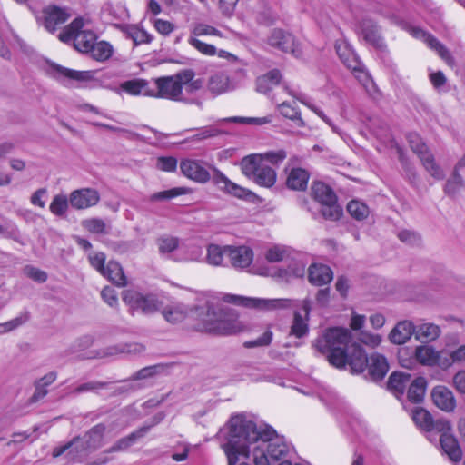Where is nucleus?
<instances>
[{"instance_id":"f257e3e1","label":"nucleus","mask_w":465,"mask_h":465,"mask_svg":"<svg viewBox=\"0 0 465 465\" xmlns=\"http://www.w3.org/2000/svg\"><path fill=\"white\" fill-rule=\"evenodd\" d=\"M229 427L227 442L222 445L228 465H236L240 456L248 458L251 452L255 465H271L289 451L287 443L272 427L257 426L243 414L232 416Z\"/></svg>"},{"instance_id":"e2e57ef3","label":"nucleus","mask_w":465,"mask_h":465,"mask_svg":"<svg viewBox=\"0 0 465 465\" xmlns=\"http://www.w3.org/2000/svg\"><path fill=\"white\" fill-rule=\"evenodd\" d=\"M28 320H29V312H24L17 317L14 318L6 322H4V324L5 326V330L7 331V332H9V331L18 328L19 326L23 325Z\"/></svg>"},{"instance_id":"69168bd1","label":"nucleus","mask_w":465,"mask_h":465,"mask_svg":"<svg viewBox=\"0 0 465 465\" xmlns=\"http://www.w3.org/2000/svg\"><path fill=\"white\" fill-rule=\"evenodd\" d=\"M47 195V190L45 188H40L37 189L30 198V203L35 205L38 206L40 208H45V198Z\"/></svg>"},{"instance_id":"3c124183","label":"nucleus","mask_w":465,"mask_h":465,"mask_svg":"<svg viewBox=\"0 0 465 465\" xmlns=\"http://www.w3.org/2000/svg\"><path fill=\"white\" fill-rule=\"evenodd\" d=\"M347 211L353 218L359 221L367 218L369 214L368 206L365 203L356 200H352L348 203Z\"/></svg>"},{"instance_id":"9b49d317","label":"nucleus","mask_w":465,"mask_h":465,"mask_svg":"<svg viewBox=\"0 0 465 465\" xmlns=\"http://www.w3.org/2000/svg\"><path fill=\"white\" fill-rule=\"evenodd\" d=\"M179 167L182 174L194 183L204 184L213 181L214 166L203 160L185 158L181 160Z\"/></svg>"},{"instance_id":"bf43d9fd","label":"nucleus","mask_w":465,"mask_h":465,"mask_svg":"<svg viewBox=\"0 0 465 465\" xmlns=\"http://www.w3.org/2000/svg\"><path fill=\"white\" fill-rule=\"evenodd\" d=\"M24 272L28 278L36 282L43 283L47 280V273L34 266H25Z\"/></svg>"},{"instance_id":"c85d7f7f","label":"nucleus","mask_w":465,"mask_h":465,"mask_svg":"<svg viewBox=\"0 0 465 465\" xmlns=\"http://www.w3.org/2000/svg\"><path fill=\"white\" fill-rule=\"evenodd\" d=\"M271 98L277 104L278 110L282 116L292 121H296L299 126L304 125V122L301 117V112L296 106L295 102L292 104L287 103L286 101H283L282 97H278L275 94H273Z\"/></svg>"},{"instance_id":"473e14b6","label":"nucleus","mask_w":465,"mask_h":465,"mask_svg":"<svg viewBox=\"0 0 465 465\" xmlns=\"http://www.w3.org/2000/svg\"><path fill=\"white\" fill-rule=\"evenodd\" d=\"M310 173L302 168H292L286 179V185L293 191H304L307 188Z\"/></svg>"},{"instance_id":"a18cd8bd","label":"nucleus","mask_w":465,"mask_h":465,"mask_svg":"<svg viewBox=\"0 0 465 465\" xmlns=\"http://www.w3.org/2000/svg\"><path fill=\"white\" fill-rule=\"evenodd\" d=\"M112 53V46L108 43L101 41L95 42L87 54H90L94 60L103 62L109 59Z\"/></svg>"},{"instance_id":"393cba45","label":"nucleus","mask_w":465,"mask_h":465,"mask_svg":"<svg viewBox=\"0 0 465 465\" xmlns=\"http://www.w3.org/2000/svg\"><path fill=\"white\" fill-rule=\"evenodd\" d=\"M431 397L435 405L445 411H452L456 406L453 393L445 386H437L432 390Z\"/></svg>"},{"instance_id":"b1692460","label":"nucleus","mask_w":465,"mask_h":465,"mask_svg":"<svg viewBox=\"0 0 465 465\" xmlns=\"http://www.w3.org/2000/svg\"><path fill=\"white\" fill-rule=\"evenodd\" d=\"M415 332V324L411 321L399 322L389 334V340L391 343L401 345L410 341Z\"/></svg>"},{"instance_id":"a211bd4d","label":"nucleus","mask_w":465,"mask_h":465,"mask_svg":"<svg viewBox=\"0 0 465 465\" xmlns=\"http://www.w3.org/2000/svg\"><path fill=\"white\" fill-rule=\"evenodd\" d=\"M420 145L412 151L419 156L422 165L426 171L435 179L441 180L444 178V173L440 166L435 162L433 154L429 151L427 145L420 140Z\"/></svg>"},{"instance_id":"09e8293b","label":"nucleus","mask_w":465,"mask_h":465,"mask_svg":"<svg viewBox=\"0 0 465 465\" xmlns=\"http://www.w3.org/2000/svg\"><path fill=\"white\" fill-rule=\"evenodd\" d=\"M83 227L90 232L97 234H107L109 227L104 220L100 218H90L82 222Z\"/></svg>"},{"instance_id":"37998d69","label":"nucleus","mask_w":465,"mask_h":465,"mask_svg":"<svg viewBox=\"0 0 465 465\" xmlns=\"http://www.w3.org/2000/svg\"><path fill=\"white\" fill-rule=\"evenodd\" d=\"M124 32L128 38L134 41L135 45L149 44L153 39L150 34H148L145 30L138 27L137 25H126Z\"/></svg>"},{"instance_id":"7c9ffc66","label":"nucleus","mask_w":465,"mask_h":465,"mask_svg":"<svg viewBox=\"0 0 465 465\" xmlns=\"http://www.w3.org/2000/svg\"><path fill=\"white\" fill-rule=\"evenodd\" d=\"M188 312V307L183 303L173 302L163 309L162 315L169 323L177 324L186 319Z\"/></svg>"},{"instance_id":"680f3d73","label":"nucleus","mask_w":465,"mask_h":465,"mask_svg":"<svg viewBox=\"0 0 465 465\" xmlns=\"http://www.w3.org/2000/svg\"><path fill=\"white\" fill-rule=\"evenodd\" d=\"M286 256V251L281 246H273L267 250L265 259L269 262H282Z\"/></svg>"},{"instance_id":"aec40b11","label":"nucleus","mask_w":465,"mask_h":465,"mask_svg":"<svg viewBox=\"0 0 465 465\" xmlns=\"http://www.w3.org/2000/svg\"><path fill=\"white\" fill-rule=\"evenodd\" d=\"M227 257L232 267L244 269L250 266L253 261L252 250L245 245L230 246L227 249Z\"/></svg>"},{"instance_id":"052dcab7","label":"nucleus","mask_w":465,"mask_h":465,"mask_svg":"<svg viewBox=\"0 0 465 465\" xmlns=\"http://www.w3.org/2000/svg\"><path fill=\"white\" fill-rule=\"evenodd\" d=\"M272 340V332L271 331H266L262 333L259 338L246 341L244 346L246 348H254V347H263L268 346Z\"/></svg>"},{"instance_id":"a19ab883","label":"nucleus","mask_w":465,"mask_h":465,"mask_svg":"<svg viewBox=\"0 0 465 465\" xmlns=\"http://www.w3.org/2000/svg\"><path fill=\"white\" fill-rule=\"evenodd\" d=\"M208 90L214 95H219L229 91V77L222 73L212 75L208 81Z\"/></svg>"},{"instance_id":"4468645a","label":"nucleus","mask_w":465,"mask_h":465,"mask_svg":"<svg viewBox=\"0 0 465 465\" xmlns=\"http://www.w3.org/2000/svg\"><path fill=\"white\" fill-rule=\"evenodd\" d=\"M359 37L366 44L380 51H386L387 45L381 34L380 26L371 19H363L359 25Z\"/></svg>"},{"instance_id":"ea45409f","label":"nucleus","mask_w":465,"mask_h":465,"mask_svg":"<svg viewBox=\"0 0 465 465\" xmlns=\"http://www.w3.org/2000/svg\"><path fill=\"white\" fill-rule=\"evenodd\" d=\"M437 351L427 345L417 346L414 350V360L424 366H434L437 363Z\"/></svg>"},{"instance_id":"0e129e2a","label":"nucleus","mask_w":465,"mask_h":465,"mask_svg":"<svg viewBox=\"0 0 465 465\" xmlns=\"http://www.w3.org/2000/svg\"><path fill=\"white\" fill-rule=\"evenodd\" d=\"M153 25L156 31L163 35H170L174 29L173 24L163 19H155Z\"/></svg>"},{"instance_id":"dca6fc26","label":"nucleus","mask_w":465,"mask_h":465,"mask_svg":"<svg viewBox=\"0 0 465 465\" xmlns=\"http://www.w3.org/2000/svg\"><path fill=\"white\" fill-rule=\"evenodd\" d=\"M268 44L272 47L284 53H291L295 56L301 54L294 36L282 29H273L268 37Z\"/></svg>"},{"instance_id":"f704fd0d","label":"nucleus","mask_w":465,"mask_h":465,"mask_svg":"<svg viewBox=\"0 0 465 465\" xmlns=\"http://www.w3.org/2000/svg\"><path fill=\"white\" fill-rule=\"evenodd\" d=\"M106 427L99 423L92 427L83 437L87 448L92 451L101 448L104 443V437Z\"/></svg>"},{"instance_id":"5fc2aeb1","label":"nucleus","mask_w":465,"mask_h":465,"mask_svg":"<svg viewBox=\"0 0 465 465\" xmlns=\"http://www.w3.org/2000/svg\"><path fill=\"white\" fill-rule=\"evenodd\" d=\"M451 430V425L449 420L446 419H432L431 423L428 429V432L430 431H437L440 433V435L443 434H450Z\"/></svg>"},{"instance_id":"ddd939ff","label":"nucleus","mask_w":465,"mask_h":465,"mask_svg":"<svg viewBox=\"0 0 465 465\" xmlns=\"http://www.w3.org/2000/svg\"><path fill=\"white\" fill-rule=\"evenodd\" d=\"M70 16L71 15L66 9L56 5L46 6L40 14H35L37 22L49 32H54L57 26L64 24Z\"/></svg>"},{"instance_id":"8fccbe9b","label":"nucleus","mask_w":465,"mask_h":465,"mask_svg":"<svg viewBox=\"0 0 465 465\" xmlns=\"http://www.w3.org/2000/svg\"><path fill=\"white\" fill-rule=\"evenodd\" d=\"M432 419L433 417L431 414L422 408H416L412 411V420L415 424L426 431L428 430Z\"/></svg>"},{"instance_id":"2f4dec72","label":"nucleus","mask_w":465,"mask_h":465,"mask_svg":"<svg viewBox=\"0 0 465 465\" xmlns=\"http://www.w3.org/2000/svg\"><path fill=\"white\" fill-rule=\"evenodd\" d=\"M122 92L126 93L127 94H130V95H134V96L140 95V94H143V95H151L152 94L148 89V82L144 79H139V78L127 80V81L121 83L116 90V93L121 94Z\"/></svg>"},{"instance_id":"7ed1b4c3","label":"nucleus","mask_w":465,"mask_h":465,"mask_svg":"<svg viewBox=\"0 0 465 465\" xmlns=\"http://www.w3.org/2000/svg\"><path fill=\"white\" fill-rule=\"evenodd\" d=\"M199 321L195 329L215 335H231L242 331L241 323L232 312L223 310L216 311L213 306L208 305L198 314Z\"/></svg>"},{"instance_id":"6ab92c4d","label":"nucleus","mask_w":465,"mask_h":465,"mask_svg":"<svg viewBox=\"0 0 465 465\" xmlns=\"http://www.w3.org/2000/svg\"><path fill=\"white\" fill-rule=\"evenodd\" d=\"M48 73L51 76L60 82H64L67 79L85 82L92 77V73L90 71H76L56 64H51L49 65Z\"/></svg>"},{"instance_id":"39448f33","label":"nucleus","mask_w":465,"mask_h":465,"mask_svg":"<svg viewBox=\"0 0 465 465\" xmlns=\"http://www.w3.org/2000/svg\"><path fill=\"white\" fill-rule=\"evenodd\" d=\"M240 165L242 173L256 184L265 188H271L275 184L276 171L267 163H262V158L260 155L245 156L242 159Z\"/></svg>"},{"instance_id":"4d7b16f0","label":"nucleus","mask_w":465,"mask_h":465,"mask_svg":"<svg viewBox=\"0 0 465 465\" xmlns=\"http://www.w3.org/2000/svg\"><path fill=\"white\" fill-rule=\"evenodd\" d=\"M462 177L458 173V171H454L453 177L447 181L445 184L444 191L448 195H454L462 185Z\"/></svg>"},{"instance_id":"c9c22d12","label":"nucleus","mask_w":465,"mask_h":465,"mask_svg":"<svg viewBox=\"0 0 465 465\" xmlns=\"http://www.w3.org/2000/svg\"><path fill=\"white\" fill-rule=\"evenodd\" d=\"M203 249L193 242H182L180 253L175 257L176 262H201L203 261Z\"/></svg>"},{"instance_id":"0eeeda50","label":"nucleus","mask_w":465,"mask_h":465,"mask_svg":"<svg viewBox=\"0 0 465 465\" xmlns=\"http://www.w3.org/2000/svg\"><path fill=\"white\" fill-rule=\"evenodd\" d=\"M222 33L218 29L210 25L204 23H195L190 26L187 43L200 54L206 56H214L216 54L222 58L232 56L230 53L224 50H220L217 52V49L213 45L207 44L200 39V37L203 36L222 37Z\"/></svg>"},{"instance_id":"c756f323","label":"nucleus","mask_w":465,"mask_h":465,"mask_svg":"<svg viewBox=\"0 0 465 465\" xmlns=\"http://www.w3.org/2000/svg\"><path fill=\"white\" fill-rule=\"evenodd\" d=\"M440 447L449 459L453 462H458L462 459V450L457 439L451 434H443L440 436Z\"/></svg>"},{"instance_id":"49530a36","label":"nucleus","mask_w":465,"mask_h":465,"mask_svg":"<svg viewBox=\"0 0 465 465\" xmlns=\"http://www.w3.org/2000/svg\"><path fill=\"white\" fill-rule=\"evenodd\" d=\"M190 189L187 187H175L170 190L158 192L149 196L150 202L168 201L180 195L187 194Z\"/></svg>"},{"instance_id":"cd10ccee","label":"nucleus","mask_w":465,"mask_h":465,"mask_svg":"<svg viewBox=\"0 0 465 465\" xmlns=\"http://www.w3.org/2000/svg\"><path fill=\"white\" fill-rule=\"evenodd\" d=\"M153 425H146L139 428L137 430L133 431L126 437L121 438L118 440L114 445L105 450L106 453L122 451L127 450L130 446L134 444L137 440L145 436V434L150 430Z\"/></svg>"},{"instance_id":"72a5a7b5","label":"nucleus","mask_w":465,"mask_h":465,"mask_svg":"<svg viewBox=\"0 0 465 465\" xmlns=\"http://www.w3.org/2000/svg\"><path fill=\"white\" fill-rule=\"evenodd\" d=\"M67 445L69 450L66 457L72 462H83L91 452L81 437H74Z\"/></svg>"},{"instance_id":"423d86ee","label":"nucleus","mask_w":465,"mask_h":465,"mask_svg":"<svg viewBox=\"0 0 465 465\" xmlns=\"http://www.w3.org/2000/svg\"><path fill=\"white\" fill-rule=\"evenodd\" d=\"M282 75L279 70H271L266 74L262 75L257 78L256 80V90L259 93H262L264 94L270 95V93H272L275 88H282V90L287 91V93L299 100L301 103L307 105L310 109H312L319 117H321L326 124H328L332 130L335 133H339L338 127L335 126L330 118H328L322 110H321L319 107L306 102L301 94L296 93L293 90L289 89V87H280V81H281Z\"/></svg>"},{"instance_id":"5701e85b","label":"nucleus","mask_w":465,"mask_h":465,"mask_svg":"<svg viewBox=\"0 0 465 465\" xmlns=\"http://www.w3.org/2000/svg\"><path fill=\"white\" fill-rule=\"evenodd\" d=\"M181 241L178 237L164 234L156 239V245L159 254L166 259H173L175 261L180 253Z\"/></svg>"},{"instance_id":"58836bf2","label":"nucleus","mask_w":465,"mask_h":465,"mask_svg":"<svg viewBox=\"0 0 465 465\" xmlns=\"http://www.w3.org/2000/svg\"><path fill=\"white\" fill-rule=\"evenodd\" d=\"M229 245L220 246L218 244H209L206 248V256L203 259L212 266H223V257L227 256Z\"/></svg>"},{"instance_id":"f03ea898","label":"nucleus","mask_w":465,"mask_h":465,"mask_svg":"<svg viewBox=\"0 0 465 465\" xmlns=\"http://www.w3.org/2000/svg\"><path fill=\"white\" fill-rule=\"evenodd\" d=\"M313 348L325 356L329 363L338 369L350 367L352 373H361L368 368L373 381L384 378L389 370L386 358L379 353L367 357L362 347L351 341V331L345 328H330L313 341Z\"/></svg>"},{"instance_id":"4c0bfd02","label":"nucleus","mask_w":465,"mask_h":465,"mask_svg":"<svg viewBox=\"0 0 465 465\" xmlns=\"http://www.w3.org/2000/svg\"><path fill=\"white\" fill-rule=\"evenodd\" d=\"M102 275L117 286H124L127 283L123 268L114 261L108 262Z\"/></svg>"},{"instance_id":"e433bc0d","label":"nucleus","mask_w":465,"mask_h":465,"mask_svg":"<svg viewBox=\"0 0 465 465\" xmlns=\"http://www.w3.org/2000/svg\"><path fill=\"white\" fill-rule=\"evenodd\" d=\"M411 381V375L401 372H393L388 381V389L397 397L403 395L406 387Z\"/></svg>"},{"instance_id":"1a4fd4ad","label":"nucleus","mask_w":465,"mask_h":465,"mask_svg":"<svg viewBox=\"0 0 465 465\" xmlns=\"http://www.w3.org/2000/svg\"><path fill=\"white\" fill-rule=\"evenodd\" d=\"M312 198L321 204V213L325 219L336 221L342 214L333 190L322 182H313L311 187Z\"/></svg>"},{"instance_id":"f8f14e48","label":"nucleus","mask_w":465,"mask_h":465,"mask_svg":"<svg viewBox=\"0 0 465 465\" xmlns=\"http://www.w3.org/2000/svg\"><path fill=\"white\" fill-rule=\"evenodd\" d=\"M223 300L228 303L241 305L246 308L271 311L287 306L288 300L250 298L233 294H226Z\"/></svg>"},{"instance_id":"864d4df0","label":"nucleus","mask_w":465,"mask_h":465,"mask_svg":"<svg viewBox=\"0 0 465 465\" xmlns=\"http://www.w3.org/2000/svg\"><path fill=\"white\" fill-rule=\"evenodd\" d=\"M165 369L164 365L163 364H155L144 367L138 371H136L132 379L133 380H143V379H149L153 378L159 373H161Z\"/></svg>"},{"instance_id":"774afa93","label":"nucleus","mask_w":465,"mask_h":465,"mask_svg":"<svg viewBox=\"0 0 465 465\" xmlns=\"http://www.w3.org/2000/svg\"><path fill=\"white\" fill-rule=\"evenodd\" d=\"M453 386L460 393L465 395V371H460L454 375Z\"/></svg>"},{"instance_id":"79ce46f5","label":"nucleus","mask_w":465,"mask_h":465,"mask_svg":"<svg viewBox=\"0 0 465 465\" xmlns=\"http://www.w3.org/2000/svg\"><path fill=\"white\" fill-rule=\"evenodd\" d=\"M426 390V381L422 377L416 378L409 383L407 398L413 403H419L423 400Z\"/></svg>"},{"instance_id":"de8ad7c7","label":"nucleus","mask_w":465,"mask_h":465,"mask_svg":"<svg viewBox=\"0 0 465 465\" xmlns=\"http://www.w3.org/2000/svg\"><path fill=\"white\" fill-rule=\"evenodd\" d=\"M336 52L344 64L354 71L357 70L358 62L355 60L351 51L344 43L335 45Z\"/></svg>"},{"instance_id":"4be33fe9","label":"nucleus","mask_w":465,"mask_h":465,"mask_svg":"<svg viewBox=\"0 0 465 465\" xmlns=\"http://www.w3.org/2000/svg\"><path fill=\"white\" fill-rule=\"evenodd\" d=\"M411 35L415 38L423 41L430 49L436 51L438 54L447 63H450L452 60V57L448 49L430 33L424 31L421 28L414 27L411 29Z\"/></svg>"},{"instance_id":"f3484780","label":"nucleus","mask_w":465,"mask_h":465,"mask_svg":"<svg viewBox=\"0 0 465 465\" xmlns=\"http://www.w3.org/2000/svg\"><path fill=\"white\" fill-rule=\"evenodd\" d=\"M100 201V194L93 188H81L73 191L69 195L70 205L76 210H83L96 205Z\"/></svg>"},{"instance_id":"2eb2a0df","label":"nucleus","mask_w":465,"mask_h":465,"mask_svg":"<svg viewBox=\"0 0 465 465\" xmlns=\"http://www.w3.org/2000/svg\"><path fill=\"white\" fill-rule=\"evenodd\" d=\"M213 183L219 190L240 199H247L252 195L250 190L232 182L216 167H213Z\"/></svg>"},{"instance_id":"338daca9","label":"nucleus","mask_w":465,"mask_h":465,"mask_svg":"<svg viewBox=\"0 0 465 465\" xmlns=\"http://www.w3.org/2000/svg\"><path fill=\"white\" fill-rule=\"evenodd\" d=\"M103 300L111 307L118 304L117 294L115 291L110 287H105L101 292Z\"/></svg>"},{"instance_id":"20e7f679","label":"nucleus","mask_w":465,"mask_h":465,"mask_svg":"<svg viewBox=\"0 0 465 465\" xmlns=\"http://www.w3.org/2000/svg\"><path fill=\"white\" fill-rule=\"evenodd\" d=\"M59 39L64 43L74 42L75 49L81 53H88L95 44L97 36L89 28L88 21L82 17L75 18L59 34Z\"/></svg>"},{"instance_id":"6e6552de","label":"nucleus","mask_w":465,"mask_h":465,"mask_svg":"<svg viewBox=\"0 0 465 465\" xmlns=\"http://www.w3.org/2000/svg\"><path fill=\"white\" fill-rule=\"evenodd\" d=\"M195 74L192 69L183 70L174 75L155 79L157 87L156 97L173 101H183L182 93L183 84L194 78Z\"/></svg>"},{"instance_id":"603ef678","label":"nucleus","mask_w":465,"mask_h":465,"mask_svg":"<svg viewBox=\"0 0 465 465\" xmlns=\"http://www.w3.org/2000/svg\"><path fill=\"white\" fill-rule=\"evenodd\" d=\"M107 386V382L92 381L77 386L71 391V394L78 395L88 391L97 392L99 390L105 389Z\"/></svg>"},{"instance_id":"bb28decb","label":"nucleus","mask_w":465,"mask_h":465,"mask_svg":"<svg viewBox=\"0 0 465 465\" xmlns=\"http://www.w3.org/2000/svg\"><path fill=\"white\" fill-rule=\"evenodd\" d=\"M440 328L431 322H417L415 324V339L422 343L431 342L440 335Z\"/></svg>"},{"instance_id":"412c9836","label":"nucleus","mask_w":465,"mask_h":465,"mask_svg":"<svg viewBox=\"0 0 465 465\" xmlns=\"http://www.w3.org/2000/svg\"><path fill=\"white\" fill-rule=\"evenodd\" d=\"M311 307L307 300L302 301V309L294 312V318L291 326V334L296 338H302L309 331V314Z\"/></svg>"},{"instance_id":"c03bdc74","label":"nucleus","mask_w":465,"mask_h":465,"mask_svg":"<svg viewBox=\"0 0 465 465\" xmlns=\"http://www.w3.org/2000/svg\"><path fill=\"white\" fill-rule=\"evenodd\" d=\"M69 198L64 194H56L49 205L50 212L58 217H63L66 214L69 208Z\"/></svg>"},{"instance_id":"13d9d810","label":"nucleus","mask_w":465,"mask_h":465,"mask_svg":"<svg viewBox=\"0 0 465 465\" xmlns=\"http://www.w3.org/2000/svg\"><path fill=\"white\" fill-rule=\"evenodd\" d=\"M177 159L173 156H162L157 159L156 166L163 172H174L177 168Z\"/></svg>"},{"instance_id":"9d476101","label":"nucleus","mask_w":465,"mask_h":465,"mask_svg":"<svg viewBox=\"0 0 465 465\" xmlns=\"http://www.w3.org/2000/svg\"><path fill=\"white\" fill-rule=\"evenodd\" d=\"M123 301L129 306L132 314L135 312H141L145 315H150L160 309L161 302L153 294H143L136 290H125L123 292Z\"/></svg>"},{"instance_id":"6e6d98bb","label":"nucleus","mask_w":465,"mask_h":465,"mask_svg":"<svg viewBox=\"0 0 465 465\" xmlns=\"http://www.w3.org/2000/svg\"><path fill=\"white\" fill-rule=\"evenodd\" d=\"M262 158V163L268 164V163L277 165L282 163L286 158V152L283 150H279L276 152H267L264 153H256Z\"/></svg>"},{"instance_id":"a878e982","label":"nucleus","mask_w":465,"mask_h":465,"mask_svg":"<svg viewBox=\"0 0 465 465\" xmlns=\"http://www.w3.org/2000/svg\"><path fill=\"white\" fill-rule=\"evenodd\" d=\"M333 277L331 268L324 264L313 263L308 269V280L316 286L328 284Z\"/></svg>"}]
</instances>
